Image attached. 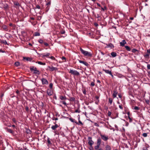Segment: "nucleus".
<instances>
[{"label":"nucleus","mask_w":150,"mask_h":150,"mask_svg":"<svg viewBox=\"0 0 150 150\" xmlns=\"http://www.w3.org/2000/svg\"><path fill=\"white\" fill-rule=\"evenodd\" d=\"M47 93L48 96H51L53 94V92L51 89H48L47 91Z\"/></svg>","instance_id":"obj_7"},{"label":"nucleus","mask_w":150,"mask_h":150,"mask_svg":"<svg viewBox=\"0 0 150 150\" xmlns=\"http://www.w3.org/2000/svg\"><path fill=\"white\" fill-rule=\"evenodd\" d=\"M19 64L20 63L18 62H16L15 63V65L17 66H19Z\"/></svg>","instance_id":"obj_41"},{"label":"nucleus","mask_w":150,"mask_h":150,"mask_svg":"<svg viewBox=\"0 0 150 150\" xmlns=\"http://www.w3.org/2000/svg\"><path fill=\"white\" fill-rule=\"evenodd\" d=\"M53 120H58V118L57 117L55 118V117H53L52 118Z\"/></svg>","instance_id":"obj_50"},{"label":"nucleus","mask_w":150,"mask_h":150,"mask_svg":"<svg viewBox=\"0 0 150 150\" xmlns=\"http://www.w3.org/2000/svg\"><path fill=\"white\" fill-rule=\"evenodd\" d=\"M2 28L4 29H7V27L6 25H4L2 26Z\"/></svg>","instance_id":"obj_45"},{"label":"nucleus","mask_w":150,"mask_h":150,"mask_svg":"<svg viewBox=\"0 0 150 150\" xmlns=\"http://www.w3.org/2000/svg\"><path fill=\"white\" fill-rule=\"evenodd\" d=\"M137 51H138V50L135 49H133L132 50V52L133 53H135Z\"/></svg>","instance_id":"obj_34"},{"label":"nucleus","mask_w":150,"mask_h":150,"mask_svg":"<svg viewBox=\"0 0 150 150\" xmlns=\"http://www.w3.org/2000/svg\"><path fill=\"white\" fill-rule=\"evenodd\" d=\"M49 70L51 71H56L57 70V68L56 67H54L53 66H49Z\"/></svg>","instance_id":"obj_9"},{"label":"nucleus","mask_w":150,"mask_h":150,"mask_svg":"<svg viewBox=\"0 0 150 150\" xmlns=\"http://www.w3.org/2000/svg\"><path fill=\"white\" fill-rule=\"evenodd\" d=\"M0 7L4 8L5 11H7L8 9V5L6 4H4L2 2L0 3Z\"/></svg>","instance_id":"obj_3"},{"label":"nucleus","mask_w":150,"mask_h":150,"mask_svg":"<svg viewBox=\"0 0 150 150\" xmlns=\"http://www.w3.org/2000/svg\"><path fill=\"white\" fill-rule=\"evenodd\" d=\"M111 112L110 111H109L108 112V116H110L111 115Z\"/></svg>","instance_id":"obj_56"},{"label":"nucleus","mask_w":150,"mask_h":150,"mask_svg":"<svg viewBox=\"0 0 150 150\" xmlns=\"http://www.w3.org/2000/svg\"><path fill=\"white\" fill-rule=\"evenodd\" d=\"M94 125L98 127L99 126V125L97 123H94Z\"/></svg>","instance_id":"obj_61"},{"label":"nucleus","mask_w":150,"mask_h":150,"mask_svg":"<svg viewBox=\"0 0 150 150\" xmlns=\"http://www.w3.org/2000/svg\"><path fill=\"white\" fill-rule=\"evenodd\" d=\"M118 92L116 90H115L113 91V93L112 94V96L113 98H115L116 97L117 95V94Z\"/></svg>","instance_id":"obj_13"},{"label":"nucleus","mask_w":150,"mask_h":150,"mask_svg":"<svg viewBox=\"0 0 150 150\" xmlns=\"http://www.w3.org/2000/svg\"><path fill=\"white\" fill-rule=\"evenodd\" d=\"M44 45L47 47H48L49 46L48 44L46 42H44Z\"/></svg>","instance_id":"obj_54"},{"label":"nucleus","mask_w":150,"mask_h":150,"mask_svg":"<svg viewBox=\"0 0 150 150\" xmlns=\"http://www.w3.org/2000/svg\"><path fill=\"white\" fill-rule=\"evenodd\" d=\"M38 42H39L40 43H41V44H42V43H43V40H42L41 39H40V40H38Z\"/></svg>","instance_id":"obj_42"},{"label":"nucleus","mask_w":150,"mask_h":150,"mask_svg":"<svg viewBox=\"0 0 150 150\" xmlns=\"http://www.w3.org/2000/svg\"><path fill=\"white\" fill-rule=\"evenodd\" d=\"M49 58L53 60H55L56 59L53 56H51V57H49Z\"/></svg>","instance_id":"obj_48"},{"label":"nucleus","mask_w":150,"mask_h":150,"mask_svg":"<svg viewBox=\"0 0 150 150\" xmlns=\"http://www.w3.org/2000/svg\"><path fill=\"white\" fill-rule=\"evenodd\" d=\"M80 50L81 53L85 56L91 57L92 56V54L90 52L83 50L81 47L80 48Z\"/></svg>","instance_id":"obj_1"},{"label":"nucleus","mask_w":150,"mask_h":150,"mask_svg":"<svg viewBox=\"0 0 150 150\" xmlns=\"http://www.w3.org/2000/svg\"><path fill=\"white\" fill-rule=\"evenodd\" d=\"M12 121L15 123H16L17 122V121L15 118H13L12 119Z\"/></svg>","instance_id":"obj_43"},{"label":"nucleus","mask_w":150,"mask_h":150,"mask_svg":"<svg viewBox=\"0 0 150 150\" xmlns=\"http://www.w3.org/2000/svg\"><path fill=\"white\" fill-rule=\"evenodd\" d=\"M144 57L145 58H149V55L148 54H145L144 55Z\"/></svg>","instance_id":"obj_30"},{"label":"nucleus","mask_w":150,"mask_h":150,"mask_svg":"<svg viewBox=\"0 0 150 150\" xmlns=\"http://www.w3.org/2000/svg\"><path fill=\"white\" fill-rule=\"evenodd\" d=\"M119 108L121 110H123V108L122 106V105H119Z\"/></svg>","instance_id":"obj_51"},{"label":"nucleus","mask_w":150,"mask_h":150,"mask_svg":"<svg viewBox=\"0 0 150 150\" xmlns=\"http://www.w3.org/2000/svg\"><path fill=\"white\" fill-rule=\"evenodd\" d=\"M118 96L119 98H120L121 99L122 98V96L120 94H119L118 95Z\"/></svg>","instance_id":"obj_59"},{"label":"nucleus","mask_w":150,"mask_h":150,"mask_svg":"<svg viewBox=\"0 0 150 150\" xmlns=\"http://www.w3.org/2000/svg\"><path fill=\"white\" fill-rule=\"evenodd\" d=\"M147 68L148 69H150V64H148L147 65Z\"/></svg>","instance_id":"obj_55"},{"label":"nucleus","mask_w":150,"mask_h":150,"mask_svg":"<svg viewBox=\"0 0 150 150\" xmlns=\"http://www.w3.org/2000/svg\"><path fill=\"white\" fill-rule=\"evenodd\" d=\"M59 98L60 99L62 100H63L66 99V98L65 96H60Z\"/></svg>","instance_id":"obj_23"},{"label":"nucleus","mask_w":150,"mask_h":150,"mask_svg":"<svg viewBox=\"0 0 150 150\" xmlns=\"http://www.w3.org/2000/svg\"><path fill=\"white\" fill-rule=\"evenodd\" d=\"M142 136L144 137H146L147 136V133H144L143 134Z\"/></svg>","instance_id":"obj_37"},{"label":"nucleus","mask_w":150,"mask_h":150,"mask_svg":"<svg viewBox=\"0 0 150 150\" xmlns=\"http://www.w3.org/2000/svg\"><path fill=\"white\" fill-rule=\"evenodd\" d=\"M69 100L71 101H75V98L73 97H70Z\"/></svg>","instance_id":"obj_28"},{"label":"nucleus","mask_w":150,"mask_h":150,"mask_svg":"<svg viewBox=\"0 0 150 150\" xmlns=\"http://www.w3.org/2000/svg\"><path fill=\"white\" fill-rule=\"evenodd\" d=\"M101 139L100 138H98L97 139V145H100L101 143Z\"/></svg>","instance_id":"obj_22"},{"label":"nucleus","mask_w":150,"mask_h":150,"mask_svg":"<svg viewBox=\"0 0 150 150\" xmlns=\"http://www.w3.org/2000/svg\"><path fill=\"white\" fill-rule=\"evenodd\" d=\"M126 49L128 51H130L131 50V49L128 46H125Z\"/></svg>","instance_id":"obj_26"},{"label":"nucleus","mask_w":150,"mask_h":150,"mask_svg":"<svg viewBox=\"0 0 150 150\" xmlns=\"http://www.w3.org/2000/svg\"><path fill=\"white\" fill-rule=\"evenodd\" d=\"M36 8L38 9H40V6L39 5H37L36 6Z\"/></svg>","instance_id":"obj_57"},{"label":"nucleus","mask_w":150,"mask_h":150,"mask_svg":"<svg viewBox=\"0 0 150 150\" xmlns=\"http://www.w3.org/2000/svg\"><path fill=\"white\" fill-rule=\"evenodd\" d=\"M30 69L31 71H33V73L35 74L39 75L40 74V72L37 69V68L35 67L32 66L30 68Z\"/></svg>","instance_id":"obj_2"},{"label":"nucleus","mask_w":150,"mask_h":150,"mask_svg":"<svg viewBox=\"0 0 150 150\" xmlns=\"http://www.w3.org/2000/svg\"><path fill=\"white\" fill-rule=\"evenodd\" d=\"M148 147L146 146H145L143 147L142 150H148Z\"/></svg>","instance_id":"obj_38"},{"label":"nucleus","mask_w":150,"mask_h":150,"mask_svg":"<svg viewBox=\"0 0 150 150\" xmlns=\"http://www.w3.org/2000/svg\"><path fill=\"white\" fill-rule=\"evenodd\" d=\"M61 103L63 104L64 105H67V103H66V102L65 101H62L61 102Z\"/></svg>","instance_id":"obj_53"},{"label":"nucleus","mask_w":150,"mask_h":150,"mask_svg":"<svg viewBox=\"0 0 150 150\" xmlns=\"http://www.w3.org/2000/svg\"><path fill=\"white\" fill-rule=\"evenodd\" d=\"M65 33V31H64L63 30L61 31V33L62 34H64Z\"/></svg>","instance_id":"obj_63"},{"label":"nucleus","mask_w":150,"mask_h":150,"mask_svg":"<svg viewBox=\"0 0 150 150\" xmlns=\"http://www.w3.org/2000/svg\"><path fill=\"white\" fill-rule=\"evenodd\" d=\"M35 36H39L40 35V34L38 32H36L35 33Z\"/></svg>","instance_id":"obj_33"},{"label":"nucleus","mask_w":150,"mask_h":150,"mask_svg":"<svg viewBox=\"0 0 150 150\" xmlns=\"http://www.w3.org/2000/svg\"><path fill=\"white\" fill-rule=\"evenodd\" d=\"M128 117L129 119V122H132V119L129 116Z\"/></svg>","instance_id":"obj_44"},{"label":"nucleus","mask_w":150,"mask_h":150,"mask_svg":"<svg viewBox=\"0 0 150 150\" xmlns=\"http://www.w3.org/2000/svg\"><path fill=\"white\" fill-rule=\"evenodd\" d=\"M103 71H104L106 73L109 74H111V71H109L108 70L103 69Z\"/></svg>","instance_id":"obj_17"},{"label":"nucleus","mask_w":150,"mask_h":150,"mask_svg":"<svg viewBox=\"0 0 150 150\" xmlns=\"http://www.w3.org/2000/svg\"><path fill=\"white\" fill-rule=\"evenodd\" d=\"M69 73L73 74L74 75L78 76L80 75L79 73L76 70L70 69Z\"/></svg>","instance_id":"obj_4"},{"label":"nucleus","mask_w":150,"mask_h":150,"mask_svg":"<svg viewBox=\"0 0 150 150\" xmlns=\"http://www.w3.org/2000/svg\"><path fill=\"white\" fill-rule=\"evenodd\" d=\"M134 109L137 110H139V108L137 106H135L134 108Z\"/></svg>","instance_id":"obj_40"},{"label":"nucleus","mask_w":150,"mask_h":150,"mask_svg":"<svg viewBox=\"0 0 150 150\" xmlns=\"http://www.w3.org/2000/svg\"><path fill=\"white\" fill-rule=\"evenodd\" d=\"M100 136L101 139L104 141H107L108 139V136H106L105 135L100 134Z\"/></svg>","instance_id":"obj_6"},{"label":"nucleus","mask_w":150,"mask_h":150,"mask_svg":"<svg viewBox=\"0 0 150 150\" xmlns=\"http://www.w3.org/2000/svg\"><path fill=\"white\" fill-rule=\"evenodd\" d=\"M88 143L89 145L91 146V148H92V149H93V148L92 147V146L94 142L92 140V137H89L88 138Z\"/></svg>","instance_id":"obj_5"},{"label":"nucleus","mask_w":150,"mask_h":150,"mask_svg":"<svg viewBox=\"0 0 150 150\" xmlns=\"http://www.w3.org/2000/svg\"><path fill=\"white\" fill-rule=\"evenodd\" d=\"M13 4L16 7H18L20 6V4L18 1H14Z\"/></svg>","instance_id":"obj_16"},{"label":"nucleus","mask_w":150,"mask_h":150,"mask_svg":"<svg viewBox=\"0 0 150 150\" xmlns=\"http://www.w3.org/2000/svg\"><path fill=\"white\" fill-rule=\"evenodd\" d=\"M100 145H97V146H95L94 147V148L95 149H98Z\"/></svg>","instance_id":"obj_36"},{"label":"nucleus","mask_w":150,"mask_h":150,"mask_svg":"<svg viewBox=\"0 0 150 150\" xmlns=\"http://www.w3.org/2000/svg\"><path fill=\"white\" fill-rule=\"evenodd\" d=\"M147 52L148 53H149L150 54V49L147 50Z\"/></svg>","instance_id":"obj_64"},{"label":"nucleus","mask_w":150,"mask_h":150,"mask_svg":"<svg viewBox=\"0 0 150 150\" xmlns=\"http://www.w3.org/2000/svg\"><path fill=\"white\" fill-rule=\"evenodd\" d=\"M40 55L42 56V57H49V56L50 55V54L49 53H46V54H40Z\"/></svg>","instance_id":"obj_10"},{"label":"nucleus","mask_w":150,"mask_h":150,"mask_svg":"<svg viewBox=\"0 0 150 150\" xmlns=\"http://www.w3.org/2000/svg\"><path fill=\"white\" fill-rule=\"evenodd\" d=\"M51 1H49L46 4V5L47 6H50V5L51 4Z\"/></svg>","instance_id":"obj_39"},{"label":"nucleus","mask_w":150,"mask_h":150,"mask_svg":"<svg viewBox=\"0 0 150 150\" xmlns=\"http://www.w3.org/2000/svg\"><path fill=\"white\" fill-rule=\"evenodd\" d=\"M2 43L4 44L5 45H8V44L7 41L5 40H3L1 41Z\"/></svg>","instance_id":"obj_29"},{"label":"nucleus","mask_w":150,"mask_h":150,"mask_svg":"<svg viewBox=\"0 0 150 150\" xmlns=\"http://www.w3.org/2000/svg\"><path fill=\"white\" fill-rule=\"evenodd\" d=\"M111 55L113 57H115L117 55V53L115 52H112L111 53Z\"/></svg>","instance_id":"obj_20"},{"label":"nucleus","mask_w":150,"mask_h":150,"mask_svg":"<svg viewBox=\"0 0 150 150\" xmlns=\"http://www.w3.org/2000/svg\"><path fill=\"white\" fill-rule=\"evenodd\" d=\"M6 131L8 132L11 134H13V131L11 129L6 128Z\"/></svg>","instance_id":"obj_18"},{"label":"nucleus","mask_w":150,"mask_h":150,"mask_svg":"<svg viewBox=\"0 0 150 150\" xmlns=\"http://www.w3.org/2000/svg\"><path fill=\"white\" fill-rule=\"evenodd\" d=\"M23 59H25L26 61H31L32 59L28 57H23Z\"/></svg>","instance_id":"obj_21"},{"label":"nucleus","mask_w":150,"mask_h":150,"mask_svg":"<svg viewBox=\"0 0 150 150\" xmlns=\"http://www.w3.org/2000/svg\"><path fill=\"white\" fill-rule=\"evenodd\" d=\"M108 47H110V48H111L114 47L113 45L112 44H111V43L109 44L108 45Z\"/></svg>","instance_id":"obj_31"},{"label":"nucleus","mask_w":150,"mask_h":150,"mask_svg":"<svg viewBox=\"0 0 150 150\" xmlns=\"http://www.w3.org/2000/svg\"><path fill=\"white\" fill-rule=\"evenodd\" d=\"M41 80L42 84H47L48 83L47 80L45 78H42Z\"/></svg>","instance_id":"obj_8"},{"label":"nucleus","mask_w":150,"mask_h":150,"mask_svg":"<svg viewBox=\"0 0 150 150\" xmlns=\"http://www.w3.org/2000/svg\"><path fill=\"white\" fill-rule=\"evenodd\" d=\"M108 100H109V103L110 104H111L112 103V101H113V100L112 99L110 98H108Z\"/></svg>","instance_id":"obj_27"},{"label":"nucleus","mask_w":150,"mask_h":150,"mask_svg":"<svg viewBox=\"0 0 150 150\" xmlns=\"http://www.w3.org/2000/svg\"><path fill=\"white\" fill-rule=\"evenodd\" d=\"M50 6H47V7L45 8V11L46 12H47L49 10L50 8Z\"/></svg>","instance_id":"obj_32"},{"label":"nucleus","mask_w":150,"mask_h":150,"mask_svg":"<svg viewBox=\"0 0 150 150\" xmlns=\"http://www.w3.org/2000/svg\"><path fill=\"white\" fill-rule=\"evenodd\" d=\"M69 120L71 122H75L76 124H77V125L79 124L78 122H77L74 121V120H74L72 118H70Z\"/></svg>","instance_id":"obj_24"},{"label":"nucleus","mask_w":150,"mask_h":150,"mask_svg":"<svg viewBox=\"0 0 150 150\" xmlns=\"http://www.w3.org/2000/svg\"><path fill=\"white\" fill-rule=\"evenodd\" d=\"M79 62L81 63H82L84 64L86 66H88V64L87 62L84 61L79 60Z\"/></svg>","instance_id":"obj_15"},{"label":"nucleus","mask_w":150,"mask_h":150,"mask_svg":"<svg viewBox=\"0 0 150 150\" xmlns=\"http://www.w3.org/2000/svg\"><path fill=\"white\" fill-rule=\"evenodd\" d=\"M96 98L98 100V102L99 101V100H98V99L99 98V97L97 96H95Z\"/></svg>","instance_id":"obj_58"},{"label":"nucleus","mask_w":150,"mask_h":150,"mask_svg":"<svg viewBox=\"0 0 150 150\" xmlns=\"http://www.w3.org/2000/svg\"><path fill=\"white\" fill-rule=\"evenodd\" d=\"M83 93L84 94L86 95V91L85 90H84L83 91Z\"/></svg>","instance_id":"obj_62"},{"label":"nucleus","mask_w":150,"mask_h":150,"mask_svg":"<svg viewBox=\"0 0 150 150\" xmlns=\"http://www.w3.org/2000/svg\"><path fill=\"white\" fill-rule=\"evenodd\" d=\"M25 110L27 111H28L29 110V108H28V106H26V107H25Z\"/></svg>","instance_id":"obj_60"},{"label":"nucleus","mask_w":150,"mask_h":150,"mask_svg":"<svg viewBox=\"0 0 150 150\" xmlns=\"http://www.w3.org/2000/svg\"><path fill=\"white\" fill-rule=\"evenodd\" d=\"M126 44V42L125 40H123L121 42H120V44L121 46H124Z\"/></svg>","instance_id":"obj_14"},{"label":"nucleus","mask_w":150,"mask_h":150,"mask_svg":"<svg viewBox=\"0 0 150 150\" xmlns=\"http://www.w3.org/2000/svg\"><path fill=\"white\" fill-rule=\"evenodd\" d=\"M101 8L102 10L104 11L106 10L107 9V8L106 6H104L103 8L101 7Z\"/></svg>","instance_id":"obj_35"},{"label":"nucleus","mask_w":150,"mask_h":150,"mask_svg":"<svg viewBox=\"0 0 150 150\" xmlns=\"http://www.w3.org/2000/svg\"><path fill=\"white\" fill-rule=\"evenodd\" d=\"M91 86H93L95 85V83L94 82H92L91 83Z\"/></svg>","instance_id":"obj_47"},{"label":"nucleus","mask_w":150,"mask_h":150,"mask_svg":"<svg viewBox=\"0 0 150 150\" xmlns=\"http://www.w3.org/2000/svg\"><path fill=\"white\" fill-rule=\"evenodd\" d=\"M105 150H111V148L110 146L107 145L105 146Z\"/></svg>","instance_id":"obj_19"},{"label":"nucleus","mask_w":150,"mask_h":150,"mask_svg":"<svg viewBox=\"0 0 150 150\" xmlns=\"http://www.w3.org/2000/svg\"><path fill=\"white\" fill-rule=\"evenodd\" d=\"M79 123L81 124V125H83V124L81 122V121L79 120Z\"/></svg>","instance_id":"obj_52"},{"label":"nucleus","mask_w":150,"mask_h":150,"mask_svg":"<svg viewBox=\"0 0 150 150\" xmlns=\"http://www.w3.org/2000/svg\"><path fill=\"white\" fill-rule=\"evenodd\" d=\"M80 110H79V108L78 109H76L75 111V112H78V113H80Z\"/></svg>","instance_id":"obj_46"},{"label":"nucleus","mask_w":150,"mask_h":150,"mask_svg":"<svg viewBox=\"0 0 150 150\" xmlns=\"http://www.w3.org/2000/svg\"><path fill=\"white\" fill-rule=\"evenodd\" d=\"M56 122L54 123L55 124L54 125H53L51 127V128L53 130H55L56 129L59 127V126L57 124H56Z\"/></svg>","instance_id":"obj_11"},{"label":"nucleus","mask_w":150,"mask_h":150,"mask_svg":"<svg viewBox=\"0 0 150 150\" xmlns=\"http://www.w3.org/2000/svg\"><path fill=\"white\" fill-rule=\"evenodd\" d=\"M37 63H38V64L40 65H45L46 64L45 62H42L40 61H38L37 62H36Z\"/></svg>","instance_id":"obj_25"},{"label":"nucleus","mask_w":150,"mask_h":150,"mask_svg":"<svg viewBox=\"0 0 150 150\" xmlns=\"http://www.w3.org/2000/svg\"><path fill=\"white\" fill-rule=\"evenodd\" d=\"M53 84L52 83H50L49 85V87L50 88L52 89V88Z\"/></svg>","instance_id":"obj_49"},{"label":"nucleus","mask_w":150,"mask_h":150,"mask_svg":"<svg viewBox=\"0 0 150 150\" xmlns=\"http://www.w3.org/2000/svg\"><path fill=\"white\" fill-rule=\"evenodd\" d=\"M51 139H50L49 138H48L47 139V145L48 146H49L52 145V143L51 142Z\"/></svg>","instance_id":"obj_12"}]
</instances>
